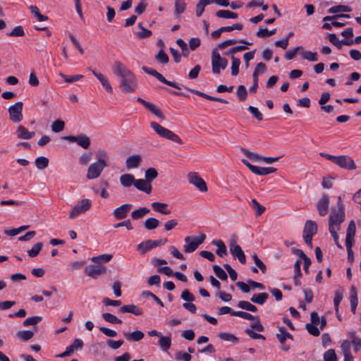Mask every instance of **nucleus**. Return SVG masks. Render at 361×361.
Returning <instances> with one entry per match:
<instances>
[{
  "label": "nucleus",
  "mask_w": 361,
  "mask_h": 361,
  "mask_svg": "<svg viewBox=\"0 0 361 361\" xmlns=\"http://www.w3.org/2000/svg\"><path fill=\"white\" fill-rule=\"evenodd\" d=\"M159 225V221L157 219L153 217L147 219L144 223L145 228L148 231L157 228Z\"/></svg>",
  "instance_id": "35"
},
{
  "label": "nucleus",
  "mask_w": 361,
  "mask_h": 361,
  "mask_svg": "<svg viewBox=\"0 0 361 361\" xmlns=\"http://www.w3.org/2000/svg\"><path fill=\"white\" fill-rule=\"evenodd\" d=\"M306 329L307 332L314 336H318L320 334V331L317 327V324H312V323H307L305 325Z\"/></svg>",
  "instance_id": "60"
},
{
  "label": "nucleus",
  "mask_w": 361,
  "mask_h": 361,
  "mask_svg": "<svg viewBox=\"0 0 361 361\" xmlns=\"http://www.w3.org/2000/svg\"><path fill=\"white\" fill-rule=\"evenodd\" d=\"M240 64V59L235 58L233 56H231V75H232L235 76L238 74Z\"/></svg>",
  "instance_id": "42"
},
{
  "label": "nucleus",
  "mask_w": 361,
  "mask_h": 361,
  "mask_svg": "<svg viewBox=\"0 0 361 361\" xmlns=\"http://www.w3.org/2000/svg\"><path fill=\"white\" fill-rule=\"evenodd\" d=\"M238 307L243 310H245L247 311H250L252 312H256L257 311V307L255 305L245 300L239 301L238 303Z\"/></svg>",
  "instance_id": "38"
},
{
  "label": "nucleus",
  "mask_w": 361,
  "mask_h": 361,
  "mask_svg": "<svg viewBox=\"0 0 361 361\" xmlns=\"http://www.w3.org/2000/svg\"><path fill=\"white\" fill-rule=\"evenodd\" d=\"M150 210L145 207L135 209L131 212V218L133 220H139L147 214Z\"/></svg>",
  "instance_id": "30"
},
{
  "label": "nucleus",
  "mask_w": 361,
  "mask_h": 361,
  "mask_svg": "<svg viewBox=\"0 0 361 361\" xmlns=\"http://www.w3.org/2000/svg\"><path fill=\"white\" fill-rule=\"evenodd\" d=\"M151 206L156 212H158L162 214H169L171 213L170 210H165L168 206L166 203L155 202H152Z\"/></svg>",
  "instance_id": "34"
},
{
  "label": "nucleus",
  "mask_w": 361,
  "mask_h": 361,
  "mask_svg": "<svg viewBox=\"0 0 361 361\" xmlns=\"http://www.w3.org/2000/svg\"><path fill=\"white\" fill-rule=\"evenodd\" d=\"M132 207L131 204H123L121 206L116 208L113 214L116 219H123L127 216L128 213Z\"/></svg>",
  "instance_id": "20"
},
{
  "label": "nucleus",
  "mask_w": 361,
  "mask_h": 361,
  "mask_svg": "<svg viewBox=\"0 0 361 361\" xmlns=\"http://www.w3.org/2000/svg\"><path fill=\"white\" fill-rule=\"evenodd\" d=\"M343 297V290L342 288H338L335 291L334 298V305L335 309H338L339 307V304L341 302Z\"/></svg>",
  "instance_id": "51"
},
{
  "label": "nucleus",
  "mask_w": 361,
  "mask_h": 361,
  "mask_svg": "<svg viewBox=\"0 0 361 361\" xmlns=\"http://www.w3.org/2000/svg\"><path fill=\"white\" fill-rule=\"evenodd\" d=\"M102 318L107 322L111 324H121V319L116 317L115 315L111 313H103Z\"/></svg>",
  "instance_id": "48"
},
{
  "label": "nucleus",
  "mask_w": 361,
  "mask_h": 361,
  "mask_svg": "<svg viewBox=\"0 0 361 361\" xmlns=\"http://www.w3.org/2000/svg\"><path fill=\"white\" fill-rule=\"evenodd\" d=\"M113 73L119 78V87L125 93L135 92L137 87V80L135 74L120 61L114 62Z\"/></svg>",
  "instance_id": "1"
},
{
  "label": "nucleus",
  "mask_w": 361,
  "mask_h": 361,
  "mask_svg": "<svg viewBox=\"0 0 361 361\" xmlns=\"http://www.w3.org/2000/svg\"><path fill=\"white\" fill-rule=\"evenodd\" d=\"M134 186L139 190L142 191L147 194H150L152 192V184L145 179H135Z\"/></svg>",
  "instance_id": "21"
},
{
  "label": "nucleus",
  "mask_w": 361,
  "mask_h": 361,
  "mask_svg": "<svg viewBox=\"0 0 361 361\" xmlns=\"http://www.w3.org/2000/svg\"><path fill=\"white\" fill-rule=\"evenodd\" d=\"M242 162L255 174L258 176H266L275 173L276 169L274 167H258L251 164L247 159H242Z\"/></svg>",
  "instance_id": "10"
},
{
  "label": "nucleus",
  "mask_w": 361,
  "mask_h": 361,
  "mask_svg": "<svg viewBox=\"0 0 361 361\" xmlns=\"http://www.w3.org/2000/svg\"><path fill=\"white\" fill-rule=\"evenodd\" d=\"M206 235L204 233L197 237L188 236L185 238L184 240L186 244L183 246L184 251L187 253L193 252L204 241Z\"/></svg>",
  "instance_id": "5"
},
{
  "label": "nucleus",
  "mask_w": 361,
  "mask_h": 361,
  "mask_svg": "<svg viewBox=\"0 0 361 361\" xmlns=\"http://www.w3.org/2000/svg\"><path fill=\"white\" fill-rule=\"evenodd\" d=\"M36 167L39 169H44L48 166L49 159L45 157H39L35 159Z\"/></svg>",
  "instance_id": "45"
},
{
  "label": "nucleus",
  "mask_w": 361,
  "mask_h": 361,
  "mask_svg": "<svg viewBox=\"0 0 361 361\" xmlns=\"http://www.w3.org/2000/svg\"><path fill=\"white\" fill-rule=\"evenodd\" d=\"M65 128V123L61 120H56L51 124V130L54 133H60Z\"/></svg>",
  "instance_id": "54"
},
{
  "label": "nucleus",
  "mask_w": 361,
  "mask_h": 361,
  "mask_svg": "<svg viewBox=\"0 0 361 361\" xmlns=\"http://www.w3.org/2000/svg\"><path fill=\"white\" fill-rule=\"evenodd\" d=\"M229 249H230V252H231V255L234 257L238 258V259L239 260V262L241 264H245L246 257L244 254V252L243 251L240 246L235 243V240L230 243Z\"/></svg>",
  "instance_id": "16"
},
{
  "label": "nucleus",
  "mask_w": 361,
  "mask_h": 361,
  "mask_svg": "<svg viewBox=\"0 0 361 361\" xmlns=\"http://www.w3.org/2000/svg\"><path fill=\"white\" fill-rule=\"evenodd\" d=\"M329 196L327 194H324L321 199L318 201L317 208L320 216H326L329 211Z\"/></svg>",
  "instance_id": "17"
},
{
  "label": "nucleus",
  "mask_w": 361,
  "mask_h": 361,
  "mask_svg": "<svg viewBox=\"0 0 361 361\" xmlns=\"http://www.w3.org/2000/svg\"><path fill=\"white\" fill-rule=\"evenodd\" d=\"M212 3L211 0H200L196 5V15L197 17L202 16L204 11V7Z\"/></svg>",
  "instance_id": "40"
},
{
  "label": "nucleus",
  "mask_w": 361,
  "mask_h": 361,
  "mask_svg": "<svg viewBox=\"0 0 361 361\" xmlns=\"http://www.w3.org/2000/svg\"><path fill=\"white\" fill-rule=\"evenodd\" d=\"M64 139L71 142H76L80 147L85 149H87L91 145L90 138L84 134L78 136L69 135L65 137Z\"/></svg>",
  "instance_id": "13"
},
{
  "label": "nucleus",
  "mask_w": 361,
  "mask_h": 361,
  "mask_svg": "<svg viewBox=\"0 0 361 361\" xmlns=\"http://www.w3.org/2000/svg\"><path fill=\"white\" fill-rule=\"evenodd\" d=\"M137 100L138 102H140L144 106H145L148 110H149L152 112V114H153L154 116H157L161 120L165 119L164 114L156 105L150 102H148L140 97H137Z\"/></svg>",
  "instance_id": "18"
},
{
  "label": "nucleus",
  "mask_w": 361,
  "mask_h": 361,
  "mask_svg": "<svg viewBox=\"0 0 361 361\" xmlns=\"http://www.w3.org/2000/svg\"><path fill=\"white\" fill-rule=\"evenodd\" d=\"M159 345L164 351H167L171 345V340L169 336H159Z\"/></svg>",
  "instance_id": "37"
},
{
  "label": "nucleus",
  "mask_w": 361,
  "mask_h": 361,
  "mask_svg": "<svg viewBox=\"0 0 361 361\" xmlns=\"http://www.w3.org/2000/svg\"><path fill=\"white\" fill-rule=\"evenodd\" d=\"M231 315L235 316V317H241V318H243V319H247V320H255L256 319V317L255 316L252 315L251 314L246 312H243V311L233 312L231 313Z\"/></svg>",
  "instance_id": "58"
},
{
  "label": "nucleus",
  "mask_w": 361,
  "mask_h": 361,
  "mask_svg": "<svg viewBox=\"0 0 361 361\" xmlns=\"http://www.w3.org/2000/svg\"><path fill=\"white\" fill-rule=\"evenodd\" d=\"M142 69L145 73L155 77L161 82L164 83L169 86L173 87L178 90L181 89L180 85H178L176 82L167 80L161 73L157 72L156 70L147 68L146 66H142Z\"/></svg>",
  "instance_id": "12"
},
{
  "label": "nucleus",
  "mask_w": 361,
  "mask_h": 361,
  "mask_svg": "<svg viewBox=\"0 0 361 361\" xmlns=\"http://www.w3.org/2000/svg\"><path fill=\"white\" fill-rule=\"evenodd\" d=\"M188 181L200 191L205 192L208 190L206 182L195 172H190L188 175Z\"/></svg>",
  "instance_id": "11"
},
{
  "label": "nucleus",
  "mask_w": 361,
  "mask_h": 361,
  "mask_svg": "<svg viewBox=\"0 0 361 361\" xmlns=\"http://www.w3.org/2000/svg\"><path fill=\"white\" fill-rule=\"evenodd\" d=\"M350 306H351V310L355 314L356 311V307L357 306L358 300L357 297V292L355 287H351L350 288Z\"/></svg>",
  "instance_id": "36"
},
{
  "label": "nucleus",
  "mask_w": 361,
  "mask_h": 361,
  "mask_svg": "<svg viewBox=\"0 0 361 361\" xmlns=\"http://www.w3.org/2000/svg\"><path fill=\"white\" fill-rule=\"evenodd\" d=\"M167 242L166 238H162L157 240H147L139 243L137 245V249L142 253L145 254L151 249L158 246L164 245Z\"/></svg>",
  "instance_id": "8"
},
{
  "label": "nucleus",
  "mask_w": 361,
  "mask_h": 361,
  "mask_svg": "<svg viewBox=\"0 0 361 361\" xmlns=\"http://www.w3.org/2000/svg\"><path fill=\"white\" fill-rule=\"evenodd\" d=\"M269 298V294L267 293H255L250 298V301L262 305H264Z\"/></svg>",
  "instance_id": "29"
},
{
  "label": "nucleus",
  "mask_w": 361,
  "mask_h": 361,
  "mask_svg": "<svg viewBox=\"0 0 361 361\" xmlns=\"http://www.w3.org/2000/svg\"><path fill=\"white\" fill-rule=\"evenodd\" d=\"M106 166V162L103 159H99L97 161L91 164L87 169V178L92 180L98 178Z\"/></svg>",
  "instance_id": "4"
},
{
  "label": "nucleus",
  "mask_w": 361,
  "mask_h": 361,
  "mask_svg": "<svg viewBox=\"0 0 361 361\" xmlns=\"http://www.w3.org/2000/svg\"><path fill=\"white\" fill-rule=\"evenodd\" d=\"M351 8L347 6L339 5L335 6L330 8L328 11L329 13H336L338 12H350L351 11Z\"/></svg>",
  "instance_id": "53"
},
{
  "label": "nucleus",
  "mask_w": 361,
  "mask_h": 361,
  "mask_svg": "<svg viewBox=\"0 0 361 361\" xmlns=\"http://www.w3.org/2000/svg\"><path fill=\"white\" fill-rule=\"evenodd\" d=\"M216 16L218 18H233L235 19L238 18V14L234 12H231L228 10H220L216 13Z\"/></svg>",
  "instance_id": "39"
},
{
  "label": "nucleus",
  "mask_w": 361,
  "mask_h": 361,
  "mask_svg": "<svg viewBox=\"0 0 361 361\" xmlns=\"http://www.w3.org/2000/svg\"><path fill=\"white\" fill-rule=\"evenodd\" d=\"M317 232V224L315 221L308 220L306 221L304 229L303 235H314Z\"/></svg>",
  "instance_id": "24"
},
{
  "label": "nucleus",
  "mask_w": 361,
  "mask_h": 361,
  "mask_svg": "<svg viewBox=\"0 0 361 361\" xmlns=\"http://www.w3.org/2000/svg\"><path fill=\"white\" fill-rule=\"evenodd\" d=\"M42 246H43V244L41 242L35 243L32 246V247L27 251V254H28L29 257H35L36 256H37L39 255L40 250H42Z\"/></svg>",
  "instance_id": "43"
},
{
  "label": "nucleus",
  "mask_w": 361,
  "mask_h": 361,
  "mask_svg": "<svg viewBox=\"0 0 361 361\" xmlns=\"http://www.w3.org/2000/svg\"><path fill=\"white\" fill-rule=\"evenodd\" d=\"M329 40L331 43L335 45L338 49H341L342 48V45L350 46L353 44V40H348V39H342L340 41L337 37V35L334 33L329 34Z\"/></svg>",
  "instance_id": "22"
},
{
  "label": "nucleus",
  "mask_w": 361,
  "mask_h": 361,
  "mask_svg": "<svg viewBox=\"0 0 361 361\" xmlns=\"http://www.w3.org/2000/svg\"><path fill=\"white\" fill-rule=\"evenodd\" d=\"M42 319V317L40 316H34L31 317H28L23 322V326H33L38 324L39 322H41Z\"/></svg>",
  "instance_id": "55"
},
{
  "label": "nucleus",
  "mask_w": 361,
  "mask_h": 361,
  "mask_svg": "<svg viewBox=\"0 0 361 361\" xmlns=\"http://www.w3.org/2000/svg\"><path fill=\"white\" fill-rule=\"evenodd\" d=\"M336 165L342 169H345L347 170H355L357 168L356 164H355V161L353 159V158L348 155L338 156V159Z\"/></svg>",
  "instance_id": "15"
},
{
  "label": "nucleus",
  "mask_w": 361,
  "mask_h": 361,
  "mask_svg": "<svg viewBox=\"0 0 361 361\" xmlns=\"http://www.w3.org/2000/svg\"><path fill=\"white\" fill-rule=\"evenodd\" d=\"M150 126L159 137L166 139L175 143H183L182 139L177 134L173 133L172 130L162 126L159 123L155 121H152L150 123Z\"/></svg>",
  "instance_id": "2"
},
{
  "label": "nucleus",
  "mask_w": 361,
  "mask_h": 361,
  "mask_svg": "<svg viewBox=\"0 0 361 361\" xmlns=\"http://www.w3.org/2000/svg\"><path fill=\"white\" fill-rule=\"evenodd\" d=\"M106 270V267L102 265H90L85 268V272L88 276L95 279L101 274H105Z\"/></svg>",
  "instance_id": "14"
},
{
  "label": "nucleus",
  "mask_w": 361,
  "mask_h": 361,
  "mask_svg": "<svg viewBox=\"0 0 361 361\" xmlns=\"http://www.w3.org/2000/svg\"><path fill=\"white\" fill-rule=\"evenodd\" d=\"M112 257L113 256L111 254H103L92 257L91 260L93 262L98 264V265H102L103 263L109 262Z\"/></svg>",
  "instance_id": "33"
},
{
  "label": "nucleus",
  "mask_w": 361,
  "mask_h": 361,
  "mask_svg": "<svg viewBox=\"0 0 361 361\" xmlns=\"http://www.w3.org/2000/svg\"><path fill=\"white\" fill-rule=\"evenodd\" d=\"M238 42L241 43V44H246V45L252 44L251 42L245 41V39L237 40V39H231L225 40V41L221 42L220 44H219V49H224L225 47H226L228 46L235 44Z\"/></svg>",
  "instance_id": "32"
},
{
  "label": "nucleus",
  "mask_w": 361,
  "mask_h": 361,
  "mask_svg": "<svg viewBox=\"0 0 361 361\" xmlns=\"http://www.w3.org/2000/svg\"><path fill=\"white\" fill-rule=\"evenodd\" d=\"M186 8V4L183 0H175V14L179 16L183 13Z\"/></svg>",
  "instance_id": "46"
},
{
  "label": "nucleus",
  "mask_w": 361,
  "mask_h": 361,
  "mask_svg": "<svg viewBox=\"0 0 361 361\" xmlns=\"http://www.w3.org/2000/svg\"><path fill=\"white\" fill-rule=\"evenodd\" d=\"M251 204L256 211L257 216L262 215L266 209L265 207L261 205L255 199L251 200Z\"/></svg>",
  "instance_id": "52"
},
{
  "label": "nucleus",
  "mask_w": 361,
  "mask_h": 361,
  "mask_svg": "<svg viewBox=\"0 0 361 361\" xmlns=\"http://www.w3.org/2000/svg\"><path fill=\"white\" fill-rule=\"evenodd\" d=\"M23 106L22 102H17L8 107L9 118L14 123H18L23 119Z\"/></svg>",
  "instance_id": "9"
},
{
  "label": "nucleus",
  "mask_w": 361,
  "mask_h": 361,
  "mask_svg": "<svg viewBox=\"0 0 361 361\" xmlns=\"http://www.w3.org/2000/svg\"><path fill=\"white\" fill-rule=\"evenodd\" d=\"M123 336L127 341L135 342L142 340L145 334L142 331L135 330L133 332H124Z\"/></svg>",
  "instance_id": "25"
},
{
  "label": "nucleus",
  "mask_w": 361,
  "mask_h": 361,
  "mask_svg": "<svg viewBox=\"0 0 361 361\" xmlns=\"http://www.w3.org/2000/svg\"><path fill=\"white\" fill-rule=\"evenodd\" d=\"M212 243L217 247L216 253L219 257H223L227 255L226 247L221 240H214Z\"/></svg>",
  "instance_id": "31"
},
{
  "label": "nucleus",
  "mask_w": 361,
  "mask_h": 361,
  "mask_svg": "<svg viewBox=\"0 0 361 361\" xmlns=\"http://www.w3.org/2000/svg\"><path fill=\"white\" fill-rule=\"evenodd\" d=\"M33 336L34 333L31 331H21L18 332L17 334V336L24 341H27L31 339L33 337Z\"/></svg>",
  "instance_id": "61"
},
{
  "label": "nucleus",
  "mask_w": 361,
  "mask_h": 361,
  "mask_svg": "<svg viewBox=\"0 0 361 361\" xmlns=\"http://www.w3.org/2000/svg\"><path fill=\"white\" fill-rule=\"evenodd\" d=\"M213 270L216 276L222 281H226L228 279L226 271L219 265L215 264L213 266Z\"/></svg>",
  "instance_id": "41"
},
{
  "label": "nucleus",
  "mask_w": 361,
  "mask_h": 361,
  "mask_svg": "<svg viewBox=\"0 0 361 361\" xmlns=\"http://www.w3.org/2000/svg\"><path fill=\"white\" fill-rule=\"evenodd\" d=\"M35 135V132H30L23 126L20 125L17 128V136L19 139L28 140Z\"/></svg>",
  "instance_id": "27"
},
{
  "label": "nucleus",
  "mask_w": 361,
  "mask_h": 361,
  "mask_svg": "<svg viewBox=\"0 0 361 361\" xmlns=\"http://www.w3.org/2000/svg\"><path fill=\"white\" fill-rule=\"evenodd\" d=\"M92 202L89 199H82L75 204L72 210L70 212L69 218L71 219H75L80 214L86 212L90 209Z\"/></svg>",
  "instance_id": "7"
},
{
  "label": "nucleus",
  "mask_w": 361,
  "mask_h": 361,
  "mask_svg": "<svg viewBox=\"0 0 361 361\" xmlns=\"http://www.w3.org/2000/svg\"><path fill=\"white\" fill-rule=\"evenodd\" d=\"M24 35L25 32L21 25L15 27L11 32L8 33L10 37H23Z\"/></svg>",
  "instance_id": "63"
},
{
  "label": "nucleus",
  "mask_w": 361,
  "mask_h": 361,
  "mask_svg": "<svg viewBox=\"0 0 361 361\" xmlns=\"http://www.w3.org/2000/svg\"><path fill=\"white\" fill-rule=\"evenodd\" d=\"M219 338L221 340L229 341L235 343L238 341V338L232 334L221 332L219 335Z\"/></svg>",
  "instance_id": "47"
},
{
  "label": "nucleus",
  "mask_w": 361,
  "mask_h": 361,
  "mask_svg": "<svg viewBox=\"0 0 361 361\" xmlns=\"http://www.w3.org/2000/svg\"><path fill=\"white\" fill-rule=\"evenodd\" d=\"M89 70L99 80L105 90L109 93H112L113 88L108 78L102 73L97 72L95 69L89 68Z\"/></svg>",
  "instance_id": "19"
},
{
  "label": "nucleus",
  "mask_w": 361,
  "mask_h": 361,
  "mask_svg": "<svg viewBox=\"0 0 361 361\" xmlns=\"http://www.w3.org/2000/svg\"><path fill=\"white\" fill-rule=\"evenodd\" d=\"M324 361H338L337 355L334 349H329L324 354Z\"/></svg>",
  "instance_id": "59"
},
{
  "label": "nucleus",
  "mask_w": 361,
  "mask_h": 361,
  "mask_svg": "<svg viewBox=\"0 0 361 361\" xmlns=\"http://www.w3.org/2000/svg\"><path fill=\"white\" fill-rule=\"evenodd\" d=\"M241 152L243 154H245L247 157H248L252 161H259L262 160V156H259L256 153L252 152L247 149L241 148Z\"/></svg>",
  "instance_id": "49"
},
{
  "label": "nucleus",
  "mask_w": 361,
  "mask_h": 361,
  "mask_svg": "<svg viewBox=\"0 0 361 361\" xmlns=\"http://www.w3.org/2000/svg\"><path fill=\"white\" fill-rule=\"evenodd\" d=\"M92 153L90 152H84L79 158V163L81 165H86L91 160Z\"/></svg>",
  "instance_id": "64"
},
{
  "label": "nucleus",
  "mask_w": 361,
  "mask_h": 361,
  "mask_svg": "<svg viewBox=\"0 0 361 361\" xmlns=\"http://www.w3.org/2000/svg\"><path fill=\"white\" fill-rule=\"evenodd\" d=\"M338 210L337 212H335L334 214H331L329 216V228H331V226L335 228V230H339L340 229V224L341 222L344 221V210L343 205L341 204V197H338Z\"/></svg>",
  "instance_id": "6"
},
{
  "label": "nucleus",
  "mask_w": 361,
  "mask_h": 361,
  "mask_svg": "<svg viewBox=\"0 0 361 361\" xmlns=\"http://www.w3.org/2000/svg\"><path fill=\"white\" fill-rule=\"evenodd\" d=\"M142 161V159L140 155L134 154L130 156L126 159V165L128 169H136L137 168Z\"/></svg>",
  "instance_id": "23"
},
{
  "label": "nucleus",
  "mask_w": 361,
  "mask_h": 361,
  "mask_svg": "<svg viewBox=\"0 0 361 361\" xmlns=\"http://www.w3.org/2000/svg\"><path fill=\"white\" fill-rule=\"evenodd\" d=\"M252 259H253L254 262L256 264V266L259 267V269L261 270V271L263 274H265L267 271V267L263 263V262L258 257V256L256 253H255L252 255Z\"/></svg>",
  "instance_id": "62"
},
{
  "label": "nucleus",
  "mask_w": 361,
  "mask_h": 361,
  "mask_svg": "<svg viewBox=\"0 0 361 361\" xmlns=\"http://www.w3.org/2000/svg\"><path fill=\"white\" fill-rule=\"evenodd\" d=\"M135 177L133 175L130 173H125L120 176V183L123 187H130L132 185H135Z\"/></svg>",
  "instance_id": "28"
},
{
  "label": "nucleus",
  "mask_w": 361,
  "mask_h": 361,
  "mask_svg": "<svg viewBox=\"0 0 361 361\" xmlns=\"http://www.w3.org/2000/svg\"><path fill=\"white\" fill-rule=\"evenodd\" d=\"M138 27L140 28L141 31L137 33V35L140 39H145L149 37L152 35V31L144 27L142 23L138 24Z\"/></svg>",
  "instance_id": "57"
},
{
  "label": "nucleus",
  "mask_w": 361,
  "mask_h": 361,
  "mask_svg": "<svg viewBox=\"0 0 361 361\" xmlns=\"http://www.w3.org/2000/svg\"><path fill=\"white\" fill-rule=\"evenodd\" d=\"M228 65V61L220 56L217 49H214L212 52V73L219 74L221 69L224 70Z\"/></svg>",
  "instance_id": "3"
},
{
  "label": "nucleus",
  "mask_w": 361,
  "mask_h": 361,
  "mask_svg": "<svg viewBox=\"0 0 361 361\" xmlns=\"http://www.w3.org/2000/svg\"><path fill=\"white\" fill-rule=\"evenodd\" d=\"M155 59L157 61L162 64H166L169 62V58L168 55L166 54V52L161 49L159 51L157 54L155 56Z\"/></svg>",
  "instance_id": "56"
},
{
  "label": "nucleus",
  "mask_w": 361,
  "mask_h": 361,
  "mask_svg": "<svg viewBox=\"0 0 361 361\" xmlns=\"http://www.w3.org/2000/svg\"><path fill=\"white\" fill-rule=\"evenodd\" d=\"M120 312L123 313H132L135 315H142V310L135 305H123L120 308Z\"/></svg>",
  "instance_id": "26"
},
{
  "label": "nucleus",
  "mask_w": 361,
  "mask_h": 361,
  "mask_svg": "<svg viewBox=\"0 0 361 361\" xmlns=\"http://www.w3.org/2000/svg\"><path fill=\"white\" fill-rule=\"evenodd\" d=\"M349 337L351 339L352 344L355 346V351L357 352L361 348V339L356 336L355 332H349Z\"/></svg>",
  "instance_id": "44"
},
{
  "label": "nucleus",
  "mask_w": 361,
  "mask_h": 361,
  "mask_svg": "<svg viewBox=\"0 0 361 361\" xmlns=\"http://www.w3.org/2000/svg\"><path fill=\"white\" fill-rule=\"evenodd\" d=\"M145 179L151 183L158 176V173L154 168H149L145 171Z\"/></svg>",
  "instance_id": "50"
}]
</instances>
